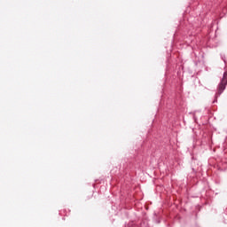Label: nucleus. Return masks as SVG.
I'll return each mask as SVG.
<instances>
[{"label": "nucleus", "instance_id": "nucleus-1", "mask_svg": "<svg viewBox=\"0 0 227 227\" xmlns=\"http://www.w3.org/2000/svg\"><path fill=\"white\" fill-rule=\"evenodd\" d=\"M227 85V72L223 73V78L221 80V82L218 85V93L221 95L224 90H226Z\"/></svg>", "mask_w": 227, "mask_h": 227}]
</instances>
